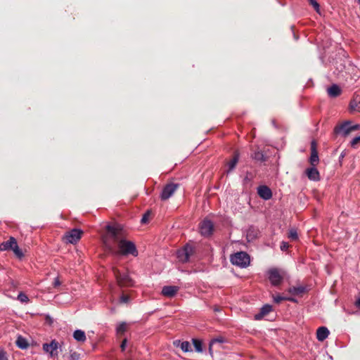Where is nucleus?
<instances>
[{
	"label": "nucleus",
	"instance_id": "obj_20",
	"mask_svg": "<svg viewBox=\"0 0 360 360\" xmlns=\"http://www.w3.org/2000/svg\"><path fill=\"white\" fill-rule=\"evenodd\" d=\"M238 160H239V153L238 152H235L233 158L228 162L229 169L226 172L228 174L230 173L231 172H232L235 169Z\"/></svg>",
	"mask_w": 360,
	"mask_h": 360
},
{
	"label": "nucleus",
	"instance_id": "obj_7",
	"mask_svg": "<svg viewBox=\"0 0 360 360\" xmlns=\"http://www.w3.org/2000/svg\"><path fill=\"white\" fill-rule=\"evenodd\" d=\"M178 187V184L170 183L165 185L160 193L161 200H166L169 199L174 193Z\"/></svg>",
	"mask_w": 360,
	"mask_h": 360
},
{
	"label": "nucleus",
	"instance_id": "obj_41",
	"mask_svg": "<svg viewBox=\"0 0 360 360\" xmlns=\"http://www.w3.org/2000/svg\"><path fill=\"white\" fill-rule=\"evenodd\" d=\"M129 296H127V295H122V296L120 297V302H121L122 303H127V302H129Z\"/></svg>",
	"mask_w": 360,
	"mask_h": 360
},
{
	"label": "nucleus",
	"instance_id": "obj_42",
	"mask_svg": "<svg viewBox=\"0 0 360 360\" xmlns=\"http://www.w3.org/2000/svg\"><path fill=\"white\" fill-rule=\"evenodd\" d=\"M127 340L125 338L122 340V342L120 345V348H121L122 352H124L125 350L126 347H127Z\"/></svg>",
	"mask_w": 360,
	"mask_h": 360
},
{
	"label": "nucleus",
	"instance_id": "obj_26",
	"mask_svg": "<svg viewBox=\"0 0 360 360\" xmlns=\"http://www.w3.org/2000/svg\"><path fill=\"white\" fill-rule=\"evenodd\" d=\"M224 342H225V340L222 337H218V338L212 339L210 342V346H209L210 352L212 353V346L213 344L217 343V342L224 343Z\"/></svg>",
	"mask_w": 360,
	"mask_h": 360
},
{
	"label": "nucleus",
	"instance_id": "obj_28",
	"mask_svg": "<svg viewBox=\"0 0 360 360\" xmlns=\"http://www.w3.org/2000/svg\"><path fill=\"white\" fill-rule=\"evenodd\" d=\"M14 254L19 258L21 259L24 257L22 251L19 248L18 245L16 244L14 248L11 250Z\"/></svg>",
	"mask_w": 360,
	"mask_h": 360
},
{
	"label": "nucleus",
	"instance_id": "obj_31",
	"mask_svg": "<svg viewBox=\"0 0 360 360\" xmlns=\"http://www.w3.org/2000/svg\"><path fill=\"white\" fill-rule=\"evenodd\" d=\"M18 300L20 302H22V303H27L29 301V298H28L27 295L25 293L22 292H20L18 295Z\"/></svg>",
	"mask_w": 360,
	"mask_h": 360
},
{
	"label": "nucleus",
	"instance_id": "obj_44",
	"mask_svg": "<svg viewBox=\"0 0 360 360\" xmlns=\"http://www.w3.org/2000/svg\"><path fill=\"white\" fill-rule=\"evenodd\" d=\"M148 212H146L143 215L141 220V223H143V224L146 223L148 221Z\"/></svg>",
	"mask_w": 360,
	"mask_h": 360
},
{
	"label": "nucleus",
	"instance_id": "obj_21",
	"mask_svg": "<svg viewBox=\"0 0 360 360\" xmlns=\"http://www.w3.org/2000/svg\"><path fill=\"white\" fill-rule=\"evenodd\" d=\"M73 338L75 340L82 342H84L86 339L84 331L79 329L75 330L74 331Z\"/></svg>",
	"mask_w": 360,
	"mask_h": 360
},
{
	"label": "nucleus",
	"instance_id": "obj_45",
	"mask_svg": "<svg viewBox=\"0 0 360 360\" xmlns=\"http://www.w3.org/2000/svg\"><path fill=\"white\" fill-rule=\"evenodd\" d=\"M350 129H351V131L359 129H360V124L351 125Z\"/></svg>",
	"mask_w": 360,
	"mask_h": 360
},
{
	"label": "nucleus",
	"instance_id": "obj_48",
	"mask_svg": "<svg viewBox=\"0 0 360 360\" xmlns=\"http://www.w3.org/2000/svg\"><path fill=\"white\" fill-rule=\"evenodd\" d=\"M355 306H356L357 308L360 309V297H359V298H358V299L356 300V302H355Z\"/></svg>",
	"mask_w": 360,
	"mask_h": 360
},
{
	"label": "nucleus",
	"instance_id": "obj_38",
	"mask_svg": "<svg viewBox=\"0 0 360 360\" xmlns=\"http://www.w3.org/2000/svg\"><path fill=\"white\" fill-rule=\"evenodd\" d=\"M252 179V174L250 172H247L246 175L243 179V183L247 184V183L251 181Z\"/></svg>",
	"mask_w": 360,
	"mask_h": 360
},
{
	"label": "nucleus",
	"instance_id": "obj_51",
	"mask_svg": "<svg viewBox=\"0 0 360 360\" xmlns=\"http://www.w3.org/2000/svg\"><path fill=\"white\" fill-rule=\"evenodd\" d=\"M293 37H295V39H297V37H296L295 34H293Z\"/></svg>",
	"mask_w": 360,
	"mask_h": 360
},
{
	"label": "nucleus",
	"instance_id": "obj_22",
	"mask_svg": "<svg viewBox=\"0 0 360 360\" xmlns=\"http://www.w3.org/2000/svg\"><path fill=\"white\" fill-rule=\"evenodd\" d=\"M17 347L22 349H26L29 347L27 340L21 335H19L16 340Z\"/></svg>",
	"mask_w": 360,
	"mask_h": 360
},
{
	"label": "nucleus",
	"instance_id": "obj_2",
	"mask_svg": "<svg viewBox=\"0 0 360 360\" xmlns=\"http://www.w3.org/2000/svg\"><path fill=\"white\" fill-rule=\"evenodd\" d=\"M231 262L232 264L240 268H246L250 263V256L245 252H238L231 256Z\"/></svg>",
	"mask_w": 360,
	"mask_h": 360
},
{
	"label": "nucleus",
	"instance_id": "obj_36",
	"mask_svg": "<svg viewBox=\"0 0 360 360\" xmlns=\"http://www.w3.org/2000/svg\"><path fill=\"white\" fill-rule=\"evenodd\" d=\"M360 143V136L354 137L350 142L351 146L354 148Z\"/></svg>",
	"mask_w": 360,
	"mask_h": 360
},
{
	"label": "nucleus",
	"instance_id": "obj_14",
	"mask_svg": "<svg viewBox=\"0 0 360 360\" xmlns=\"http://www.w3.org/2000/svg\"><path fill=\"white\" fill-rule=\"evenodd\" d=\"M305 173L308 179L311 181H316L320 179L319 172L316 168V166H312L311 167L307 168L305 171Z\"/></svg>",
	"mask_w": 360,
	"mask_h": 360
},
{
	"label": "nucleus",
	"instance_id": "obj_11",
	"mask_svg": "<svg viewBox=\"0 0 360 360\" xmlns=\"http://www.w3.org/2000/svg\"><path fill=\"white\" fill-rule=\"evenodd\" d=\"M311 155L309 158V162L311 166H316L319 162V158L317 151V145L316 142L313 140L311 142Z\"/></svg>",
	"mask_w": 360,
	"mask_h": 360
},
{
	"label": "nucleus",
	"instance_id": "obj_52",
	"mask_svg": "<svg viewBox=\"0 0 360 360\" xmlns=\"http://www.w3.org/2000/svg\"><path fill=\"white\" fill-rule=\"evenodd\" d=\"M293 37H295V39H297V37H296L295 34H293Z\"/></svg>",
	"mask_w": 360,
	"mask_h": 360
},
{
	"label": "nucleus",
	"instance_id": "obj_8",
	"mask_svg": "<svg viewBox=\"0 0 360 360\" xmlns=\"http://www.w3.org/2000/svg\"><path fill=\"white\" fill-rule=\"evenodd\" d=\"M42 347L44 352L49 354L50 357L58 356V342L56 340H53L50 343H44Z\"/></svg>",
	"mask_w": 360,
	"mask_h": 360
},
{
	"label": "nucleus",
	"instance_id": "obj_25",
	"mask_svg": "<svg viewBox=\"0 0 360 360\" xmlns=\"http://www.w3.org/2000/svg\"><path fill=\"white\" fill-rule=\"evenodd\" d=\"M193 344L195 347V349L198 352H202V344L201 340L198 339H193Z\"/></svg>",
	"mask_w": 360,
	"mask_h": 360
},
{
	"label": "nucleus",
	"instance_id": "obj_23",
	"mask_svg": "<svg viewBox=\"0 0 360 360\" xmlns=\"http://www.w3.org/2000/svg\"><path fill=\"white\" fill-rule=\"evenodd\" d=\"M349 108L352 110H359L360 108V96H355L349 103Z\"/></svg>",
	"mask_w": 360,
	"mask_h": 360
},
{
	"label": "nucleus",
	"instance_id": "obj_47",
	"mask_svg": "<svg viewBox=\"0 0 360 360\" xmlns=\"http://www.w3.org/2000/svg\"><path fill=\"white\" fill-rule=\"evenodd\" d=\"M46 321L49 324H51L53 323V319H52V318L49 315H46Z\"/></svg>",
	"mask_w": 360,
	"mask_h": 360
},
{
	"label": "nucleus",
	"instance_id": "obj_12",
	"mask_svg": "<svg viewBox=\"0 0 360 360\" xmlns=\"http://www.w3.org/2000/svg\"><path fill=\"white\" fill-rule=\"evenodd\" d=\"M257 193L259 196L264 200H268L272 198L271 190L265 185L258 186Z\"/></svg>",
	"mask_w": 360,
	"mask_h": 360
},
{
	"label": "nucleus",
	"instance_id": "obj_30",
	"mask_svg": "<svg viewBox=\"0 0 360 360\" xmlns=\"http://www.w3.org/2000/svg\"><path fill=\"white\" fill-rule=\"evenodd\" d=\"M5 242L7 243V246L9 250H12L14 246L18 244L17 240L14 237H10V238Z\"/></svg>",
	"mask_w": 360,
	"mask_h": 360
},
{
	"label": "nucleus",
	"instance_id": "obj_24",
	"mask_svg": "<svg viewBox=\"0 0 360 360\" xmlns=\"http://www.w3.org/2000/svg\"><path fill=\"white\" fill-rule=\"evenodd\" d=\"M106 230L114 240L117 238L118 229L115 226L107 225Z\"/></svg>",
	"mask_w": 360,
	"mask_h": 360
},
{
	"label": "nucleus",
	"instance_id": "obj_9",
	"mask_svg": "<svg viewBox=\"0 0 360 360\" xmlns=\"http://www.w3.org/2000/svg\"><path fill=\"white\" fill-rule=\"evenodd\" d=\"M82 231L79 229H73L68 231L65 235V238L68 243L75 244L82 236Z\"/></svg>",
	"mask_w": 360,
	"mask_h": 360
},
{
	"label": "nucleus",
	"instance_id": "obj_37",
	"mask_svg": "<svg viewBox=\"0 0 360 360\" xmlns=\"http://www.w3.org/2000/svg\"><path fill=\"white\" fill-rule=\"evenodd\" d=\"M0 360H8L7 354L3 348H0Z\"/></svg>",
	"mask_w": 360,
	"mask_h": 360
},
{
	"label": "nucleus",
	"instance_id": "obj_32",
	"mask_svg": "<svg viewBox=\"0 0 360 360\" xmlns=\"http://www.w3.org/2000/svg\"><path fill=\"white\" fill-rule=\"evenodd\" d=\"M127 330V324L125 322L120 323L117 328L116 331L117 333H124Z\"/></svg>",
	"mask_w": 360,
	"mask_h": 360
},
{
	"label": "nucleus",
	"instance_id": "obj_34",
	"mask_svg": "<svg viewBox=\"0 0 360 360\" xmlns=\"http://www.w3.org/2000/svg\"><path fill=\"white\" fill-rule=\"evenodd\" d=\"M273 297H274V301L278 304L280 303L281 302L286 300V297H283L280 295H276V296H274Z\"/></svg>",
	"mask_w": 360,
	"mask_h": 360
},
{
	"label": "nucleus",
	"instance_id": "obj_40",
	"mask_svg": "<svg viewBox=\"0 0 360 360\" xmlns=\"http://www.w3.org/2000/svg\"><path fill=\"white\" fill-rule=\"evenodd\" d=\"M9 250L7 243L4 241L0 244V251H6Z\"/></svg>",
	"mask_w": 360,
	"mask_h": 360
},
{
	"label": "nucleus",
	"instance_id": "obj_39",
	"mask_svg": "<svg viewBox=\"0 0 360 360\" xmlns=\"http://www.w3.org/2000/svg\"><path fill=\"white\" fill-rule=\"evenodd\" d=\"M289 248V244L288 243L285 242V241H282L281 243V246H280V248L282 251H285L288 249Z\"/></svg>",
	"mask_w": 360,
	"mask_h": 360
},
{
	"label": "nucleus",
	"instance_id": "obj_1",
	"mask_svg": "<svg viewBox=\"0 0 360 360\" xmlns=\"http://www.w3.org/2000/svg\"><path fill=\"white\" fill-rule=\"evenodd\" d=\"M118 248L119 251H115L113 250V248L110 246H108V250L115 254H121L122 255H131L134 257H136L138 255V250L136 249V247L132 241L126 240L124 239H122L118 243Z\"/></svg>",
	"mask_w": 360,
	"mask_h": 360
},
{
	"label": "nucleus",
	"instance_id": "obj_4",
	"mask_svg": "<svg viewBox=\"0 0 360 360\" xmlns=\"http://www.w3.org/2000/svg\"><path fill=\"white\" fill-rule=\"evenodd\" d=\"M113 271L117 282L120 287H131L134 285V282L128 272H121L118 269H114Z\"/></svg>",
	"mask_w": 360,
	"mask_h": 360
},
{
	"label": "nucleus",
	"instance_id": "obj_17",
	"mask_svg": "<svg viewBox=\"0 0 360 360\" xmlns=\"http://www.w3.org/2000/svg\"><path fill=\"white\" fill-rule=\"evenodd\" d=\"M174 346L180 347L181 349L184 352H188L191 351V347L189 342L181 341L180 340H176L173 342Z\"/></svg>",
	"mask_w": 360,
	"mask_h": 360
},
{
	"label": "nucleus",
	"instance_id": "obj_19",
	"mask_svg": "<svg viewBox=\"0 0 360 360\" xmlns=\"http://www.w3.org/2000/svg\"><path fill=\"white\" fill-rule=\"evenodd\" d=\"M288 292L293 295H299L307 291V288L304 285H298L290 287L288 290Z\"/></svg>",
	"mask_w": 360,
	"mask_h": 360
},
{
	"label": "nucleus",
	"instance_id": "obj_43",
	"mask_svg": "<svg viewBox=\"0 0 360 360\" xmlns=\"http://www.w3.org/2000/svg\"><path fill=\"white\" fill-rule=\"evenodd\" d=\"M60 284H61V283L59 280V278L58 277L55 278L53 283V287L54 288L58 287L60 285Z\"/></svg>",
	"mask_w": 360,
	"mask_h": 360
},
{
	"label": "nucleus",
	"instance_id": "obj_10",
	"mask_svg": "<svg viewBox=\"0 0 360 360\" xmlns=\"http://www.w3.org/2000/svg\"><path fill=\"white\" fill-rule=\"evenodd\" d=\"M351 122L345 121L340 125H338L334 129V133L336 134H341L342 136H347L351 132Z\"/></svg>",
	"mask_w": 360,
	"mask_h": 360
},
{
	"label": "nucleus",
	"instance_id": "obj_29",
	"mask_svg": "<svg viewBox=\"0 0 360 360\" xmlns=\"http://www.w3.org/2000/svg\"><path fill=\"white\" fill-rule=\"evenodd\" d=\"M288 238L292 240H297L298 239V234L295 229H291L289 231Z\"/></svg>",
	"mask_w": 360,
	"mask_h": 360
},
{
	"label": "nucleus",
	"instance_id": "obj_35",
	"mask_svg": "<svg viewBox=\"0 0 360 360\" xmlns=\"http://www.w3.org/2000/svg\"><path fill=\"white\" fill-rule=\"evenodd\" d=\"M80 355L76 352L70 353L69 360H79Z\"/></svg>",
	"mask_w": 360,
	"mask_h": 360
},
{
	"label": "nucleus",
	"instance_id": "obj_15",
	"mask_svg": "<svg viewBox=\"0 0 360 360\" xmlns=\"http://www.w3.org/2000/svg\"><path fill=\"white\" fill-rule=\"evenodd\" d=\"M273 308L271 304H264L260 309L259 313L255 315V320L259 321L263 319V317L267 315L272 311Z\"/></svg>",
	"mask_w": 360,
	"mask_h": 360
},
{
	"label": "nucleus",
	"instance_id": "obj_27",
	"mask_svg": "<svg viewBox=\"0 0 360 360\" xmlns=\"http://www.w3.org/2000/svg\"><path fill=\"white\" fill-rule=\"evenodd\" d=\"M253 158L259 161H265L266 158L262 151H256L253 154Z\"/></svg>",
	"mask_w": 360,
	"mask_h": 360
},
{
	"label": "nucleus",
	"instance_id": "obj_18",
	"mask_svg": "<svg viewBox=\"0 0 360 360\" xmlns=\"http://www.w3.org/2000/svg\"><path fill=\"white\" fill-rule=\"evenodd\" d=\"M328 94L331 98L338 97L341 94V89L335 84H332L327 89Z\"/></svg>",
	"mask_w": 360,
	"mask_h": 360
},
{
	"label": "nucleus",
	"instance_id": "obj_50",
	"mask_svg": "<svg viewBox=\"0 0 360 360\" xmlns=\"http://www.w3.org/2000/svg\"><path fill=\"white\" fill-rule=\"evenodd\" d=\"M293 37H295V39H297V37H296L295 34H293Z\"/></svg>",
	"mask_w": 360,
	"mask_h": 360
},
{
	"label": "nucleus",
	"instance_id": "obj_13",
	"mask_svg": "<svg viewBox=\"0 0 360 360\" xmlns=\"http://www.w3.org/2000/svg\"><path fill=\"white\" fill-rule=\"evenodd\" d=\"M179 290V288L176 285H165L162 289V295L167 297H173Z\"/></svg>",
	"mask_w": 360,
	"mask_h": 360
},
{
	"label": "nucleus",
	"instance_id": "obj_49",
	"mask_svg": "<svg viewBox=\"0 0 360 360\" xmlns=\"http://www.w3.org/2000/svg\"><path fill=\"white\" fill-rule=\"evenodd\" d=\"M345 157L344 153H342L340 155V159H342Z\"/></svg>",
	"mask_w": 360,
	"mask_h": 360
},
{
	"label": "nucleus",
	"instance_id": "obj_5",
	"mask_svg": "<svg viewBox=\"0 0 360 360\" xmlns=\"http://www.w3.org/2000/svg\"><path fill=\"white\" fill-rule=\"evenodd\" d=\"M268 278L273 286H278L281 284L283 276L277 268H271L267 271Z\"/></svg>",
	"mask_w": 360,
	"mask_h": 360
},
{
	"label": "nucleus",
	"instance_id": "obj_6",
	"mask_svg": "<svg viewBox=\"0 0 360 360\" xmlns=\"http://www.w3.org/2000/svg\"><path fill=\"white\" fill-rule=\"evenodd\" d=\"M199 229L201 236L204 237H209L213 233L214 224L211 220L204 219L200 223Z\"/></svg>",
	"mask_w": 360,
	"mask_h": 360
},
{
	"label": "nucleus",
	"instance_id": "obj_3",
	"mask_svg": "<svg viewBox=\"0 0 360 360\" xmlns=\"http://www.w3.org/2000/svg\"><path fill=\"white\" fill-rule=\"evenodd\" d=\"M195 252V248L190 243H186L181 249L176 252V257L179 262L186 263L190 257Z\"/></svg>",
	"mask_w": 360,
	"mask_h": 360
},
{
	"label": "nucleus",
	"instance_id": "obj_46",
	"mask_svg": "<svg viewBox=\"0 0 360 360\" xmlns=\"http://www.w3.org/2000/svg\"><path fill=\"white\" fill-rule=\"evenodd\" d=\"M285 300H288V301H290V302H292L294 303H296L297 302V299H295V297H286Z\"/></svg>",
	"mask_w": 360,
	"mask_h": 360
},
{
	"label": "nucleus",
	"instance_id": "obj_33",
	"mask_svg": "<svg viewBox=\"0 0 360 360\" xmlns=\"http://www.w3.org/2000/svg\"><path fill=\"white\" fill-rule=\"evenodd\" d=\"M309 4L314 7V8L315 9V11L316 12H319V10H320V6H319V4L317 2L316 0H308Z\"/></svg>",
	"mask_w": 360,
	"mask_h": 360
},
{
	"label": "nucleus",
	"instance_id": "obj_16",
	"mask_svg": "<svg viewBox=\"0 0 360 360\" xmlns=\"http://www.w3.org/2000/svg\"><path fill=\"white\" fill-rule=\"evenodd\" d=\"M329 330L325 326L319 327L316 330V338L319 341L323 342L329 335Z\"/></svg>",
	"mask_w": 360,
	"mask_h": 360
}]
</instances>
